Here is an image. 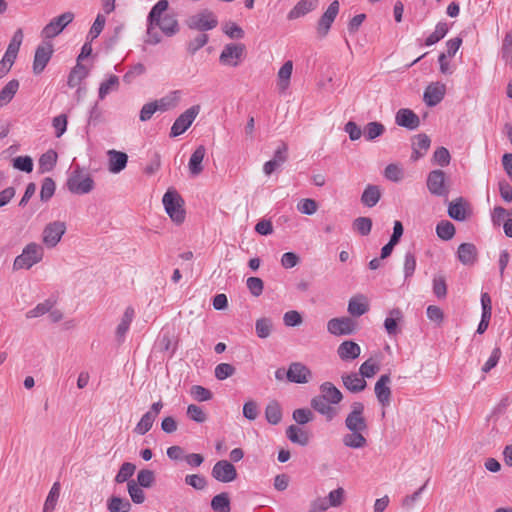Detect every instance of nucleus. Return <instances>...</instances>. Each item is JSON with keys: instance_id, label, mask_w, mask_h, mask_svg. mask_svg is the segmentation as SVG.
<instances>
[{"instance_id": "22", "label": "nucleus", "mask_w": 512, "mask_h": 512, "mask_svg": "<svg viewBox=\"0 0 512 512\" xmlns=\"http://www.w3.org/2000/svg\"><path fill=\"white\" fill-rule=\"evenodd\" d=\"M457 258L465 266H472L478 258V250L472 243H462L457 249Z\"/></svg>"}, {"instance_id": "11", "label": "nucleus", "mask_w": 512, "mask_h": 512, "mask_svg": "<svg viewBox=\"0 0 512 512\" xmlns=\"http://www.w3.org/2000/svg\"><path fill=\"white\" fill-rule=\"evenodd\" d=\"M338 13H339V2L337 0H335L330 3V5L326 9V11L323 13V15L318 20L316 30H317V34L320 38H324L328 34Z\"/></svg>"}, {"instance_id": "15", "label": "nucleus", "mask_w": 512, "mask_h": 512, "mask_svg": "<svg viewBox=\"0 0 512 512\" xmlns=\"http://www.w3.org/2000/svg\"><path fill=\"white\" fill-rule=\"evenodd\" d=\"M327 330L335 336L350 335L355 330V322L349 317L332 318L327 323Z\"/></svg>"}, {"instance_id": "16", "label": "nucleus", "mask_w": 512, "mask_h": 512, "mask_svg": "<svg viewBox=\"0 0 512 512\" xmlns=\"http://www.w3.org/2000/svg\"><path fill=\"white\" fill-rule=\"evenodd\" d=\"M244 52V45L242 44H227L221 54H220V62L224 65L236 67Z\"/></svg>"}, {"instance_id": "52", "label": "nucleus", "mask_w": 512, "mask_h": 512, "mask_svg": "<svg viewBox=\"0 0 512 512\" xmlns=\"http://www.w3.org/2000/svg\"><path fill=\"white\" fill-rule=\"evenodd\" d=\"M119 86V78L116 75H111L106 81L102 82L99 87V98L103 100L111 91H114Z\"/></svg>"}, {"instance_id": "20", "label": "nucleus", "mask_w": 512, "mask_h": 512, "mask_svg": "<svg viewBox=\"0 0 512 512\" xmlns=\"http://www.w3.org/2000/svg\"><path fill=\"white\" fill-rule=\"evenodd\" d=\"M135 317V310L133 307H126L120 323L117 325L115 330V336L118 343H123L127 332L129 331L130 325Z\"/></svg>"}, {"instance_id": "42", "label": "nucleus", "mask_w": 512, "mask_h": 512, "mask_svg": "<svg viewBox=\"0 0 512 512\" xmlns=\"http://www.w3.org/2000/svg\"><path fill=\"white\" fill-rule=\"evenodd\" d=\"M402 319V312L400 309L395 308L389 312V316L384 321V327L389 335H396L398 333V321Z\"/></svg>"}, {"instance_id": "49", "label": "nucleus", "mask_w": 512, "mask_h": 512, "mask_svg": "<svg viewBox=\"0 0 512 512\" xmlns=\"http://www.w3.org/2000/svg\"><path fill=\"white\" fill-rule=\"evenodd\" d=\"M501 54L505 63L512 67V30L507 32L503 38Z\"/></svg>"}, {"instance_id": "5", "label": "nucleus", "mask_w": 512, "mask_h": 512, "mask_svg": "<svg viewBox=\"0 0 512 512\" xmlns=\"http://www.w3.org/2000/svg\"><path fill=\"white\" fill-rule=\"evenodd\" d=\"M218 25V19L216 15L208 10L204 9L199 13L192 15L187 20V26L190 29L197 31H208L212 30Z\"/></svg>"}, {"instance_id": "32", "label": "nucleus", "mask_w": 512, "mask_h": 512, "mask_svg": "<svg viewBox=\"0 0 512 512\" xmlns=\"http://www.w3.org/2000/svg\"><path fill=\"white\" fill-rule=\"evenodd\" d=\"M169 3L167 0H159L151 9L148 14V27H147V35L148 37H153V22L160 20L167 11Z\"/></svg>"}, {"instance_id": "28", "label": "nucleus", "mask_w": 512, "mask_h": 512, "mask_svg": "<svg viewBox=\"0 0 512 512\" xmlns=\"http://www.w3.org/2000/svg\"><path fill=\"white\" fill-rule=\"evenodd\" d=\"M319 0H300L287 14L289 20H295L305 16L318 6Z\"/></svg>"}, {"instance_id": "13", "label": "nucleus", "mask_w": 512, "mask_h": 512, "mask_svg": "<svg viewBox=\"0 0 512 512\" xmlns=\"http://www.w3.org/2000/svg\"><path fill=\"white\" fill-rule=\"evenodd\" d=\"M211 474L213 478L222 483H229L237 478L236 468L227 460L216 462L212 468Z\"/></svg>"}, {"instance_id": "10", "label": "nucleus", "mask_w": 512, "mask_h": 512, "mask_svg": "<svg viewBox=\"0 0 512 512\" xmlns=\"http://www.w3.org/2000/svg\"><path fill=\"white\" fill-rule=\"evenodd\" d=\"M427 188L435 196L446 197L449 193V186L446 183V174L442 170H433L427 177Z\"/></svg>"}, {"instance_id": "30", "label": "nucleus", "mask_w": 512, "mask_h": 512, "mask_svg": "<svg viewBox=\"0 0 512 512\" xmlns=\"http://www.w3.org/2000/svg\"><path fill=\"white\" fill-rule=\"evenodd\" d=\"M206 155V148L203 145L198 146L192 153L189 162L188 169L192 176H198L203 172L202 162Z\"/></svg>"}, {"instance_id": "62", "label": "nucleus", "mask_w": 512, "mask_h": 512, "mask_svg": "<svg viewBox=\"0 0 512 512\" xmlns=\"http://www.w3.org/2000/svg\"><path fill=\"white\" fill-rule=\"evenodd\" d=\"M451 156L445 147H439L433 154V162L439 166L445 167L450 164Z\"/></svg>"}, {"instance_id": "3", "label": "nucleus", "mask_w": 512, "mask_h": 512, "mask_svg": "<svg viewBox=\"0 0 512 512\" xmlns=\"http://www.w3.org/2000/svg\"><path fill=\"white\" fill-rule=\"evenodd\" d=\"M166 213L173 222L181 224L185 219L184 201L180 194L172 188H169L162 198Z\"/></svg>"}, {"instance_id": "12", "label": "nucleus", "mask_w": 512, "mask_h": 512, "mask_svg": "<svg viewBox=\"0 0 512 512\" xmlns=\"http://www.w3.org/2000/svg\"><path fill=\"white\" fill-rule=\"evenodd\" d=\"M53 54V45L49 42L39 45L35 51L33 60V73L41 74L49 63Z\"/></svg>"}, {"instance_id": "54", "label": "nucleus", "mask_w": 512, "mask_h": 512, "mask_svg": "<svg viewBox=\"0 0 512 512\" xmlns=\"http://www.w3.org/2000/svg\"><path fill=\"white\" fill-rule=\"evenodd\" d=\"M155 419L152 415L145 413L135 426L134 432L138 435L146 434L152 428Z\"/></svg>"}, {"instance_id": "47", "label": "nucleus", "mask_w": 512, "mask_h": 512, "mask_svg": "<svg viewBox=\"0 0 512 512\" xmlns=\"http://www.w3.org/2000/svg\"><path fill=\"white\" fill-rule=\"evenodd\" d=\"M265 417L270 424L276 425L281 421L282 412L277 402H270L265 409Z\"/></svg>"}, {"instance_id": "29", "label": "nucleus", "mask_w": 512, "mask_h": 512, "mask_svg": "<svg viewBox=\"0 0 512 512\" xmlns=\"http://www.w3.org/2000/svg\"><path fill=\"white\" fill-rule=\"evenodd\" d=\"M361 353L360 346L351 340L342 342L337 349L339 358L343 361H352L359 357Z\"/></svg>"}, {"instance_id": "19", "label": "nucleus", "mask_w": 512, "mask_h": 512, "mask_svg": "<svg viewBox=\"0 0 512 512\" xmlns=\"http://www.w3.org/2000/svg\"><path fill=\"white\" fill-rule=\"evenodd\" d=\"M107 156L109 172L118 174L126 168L128 162L126 153L111 149L107 151Z\"/></svg>"}, {"instance_id": "40", "label": "nucleus", "mask_w": 512, "mask_h": 512, "mask_svg": "<svg viewBox=\"0 0 512 512\" xmlns=\"http://www.w3.org/2000/svg\"><path fill=\"white\" fill-rule=\"evenodd\" d=\"M179 99H180V92L173 91L169 95H167L159 100H155L153 102H154V104H156L155 107H156L157 111L165 112V111H168L169 109L174 108L177 105Z\"/></svg>"}, {"instance_id": "2", "label": "nucleus", "mask_w": 512, "mask_h": 512, "mask_svg": "<svg viewBox=\"0 0 512 512\" xmlns=\"http://www.w3.org/2000/svg\"><path fill=\"white\" fill-rule=\"evenodd\" d=\"M44 256L43 247L36 243L30 242L27 244L20 255H18L13 262L14 270L30 269L35 264L42 261Z\"/></svg>"}, {"instance_id": "48", "label": "nucleus", "mask_w": 512, "mask_h": 512, "mask_svg": "<svg viewBox=\"0 0 512 512\" xmlns=\"http://www.w3.org/2000/svg\"><path fill=\"white\" fill-rule=\"evenodd\" d=\"M186 414L190 420L196 423H204L208 419L205 410L202 407L195 404L188 405Z\"/></svg>"}, {"instance_id": "4", "label": "nucleus", "mask_w": 512, "mask_h": 512, "mask_svg": "<svg viewBox=\"0 0 512 512\" xmlns=\"http://www.w3.org/2000/svg\"><path fill=\"white\" fill-rule=\"evenodd\" d=\"M365 406L360 401H355L350 405V412L345 418V427L348 431H367L368 423L364 415Z\"/></svg>"}, {"instance_id": "46", "label": "nucleus", "mask_w": 512, "mask_h": 512, "mask_svg": "<svg viewBox=\"0 0 512 512\" xmlns=\"http://www.w3.org/2000/svg\"><path fill=\"white\" fill-rule=\"evenodd\" d=\"M436 234L442 240H451L455 235V226L447 220H442L436 226Z\"/></svg>"}, {"instance_id": "51", "label": "nucleus", "mask_w": 512, "mask_h": 512, "mask_svg": "<svg viewBox=\"0 0 512 512\" xmlns=\"http://www.w3.org/2000/svg\"><path fill=\"white\" fill-rule=\"evenodd\" d=\"M448 32V26L444 22H440L436 25L435 30L433 33H431L425 40L426 46H431L438 41H440L442 38L445 37V35Z\"/></svg>"}, {"instance_id": "31", "label": "nucleus", "mask_w": 512, "mask_h": 512, "mask_svg": "<svg viewBox=\"0 0 512 512\" xmlns=\"http://www.w3.org/2000/svg\"><path fill=\"white\" fill-rule=\"evenodd\" d=\"M350 433L344 434L342 443L345 447L351 449H363L367 446V439L364 435L366 431H349Z\"/></svg>"}, {"instance_id": "60", "label": "nucleus", "mask_w": 512, "mask_h": 512, "mask_svg": "<svg viewBox=\"0 0 512 512\" xmlns=\"http://www.w3.org/2000/svg\"><path fill=\"white\" fill-rule=\"evenodd\" d=\"M190 394L196 401L199 402L209 401L212 399V392L200 385L192 386L190 389Z\"/></svg>"}, {"instance_id": "33", "label": "nucleus", "mask_w": 512, "mask_h": 512, "mask_svg": "<svg viewBox=\"0 0 512 512\" xmlns=\"http://www.w3.org/2000/svg\"><path fill=\"white\" fill-rule=\"evenodd\" d=\"M293 72V62L286 61L277 73V87L281 93H284L290 86V80Z\"/></svg>"}, {"instance_id": "63", "label": "nucleus", "mask_w": 512, "mask_h": 512, "mask_svg": "<svg viewBox=\"0 0 512 512\" xmlns=\"http://www.w3.org/2000/svg\"><path fill=\"white\" fill-rule=\"evenodd\" d=\"M143 488L134 481L128 482V492L133 502L140 504L145 500Z\"/></svg>"}, {"instance_id": "9", "label": "nucleus", "mask_w": 512, "mask_h": 512, "mask_svg": "<svg viewBox=\"0 0 512 512\" xmlns=\"http://www.w3.org/2000/svg\"><path fill=\"white\" fill-rule=\"evenodd\" d=\"M66 232V224L54 221L47 224L42 233V241L48 248H54Z\"/></svg>"}, {"instance_id": "1", "label": "nucleus", "mask_w": 512, "mask_h": 512, "mask_svg": "<svg viewBox=\"0 0 512 512\" xmlns=\"http://www.w3.org/2000/svg\"><path fill=\"white\" fill-rule=\"evenodd\" d=\"M95 183L92 176L80 166H76L67 180V188L71 193L83 195L94 189Z\"/></svg>"}, {"instance_id": "7", "label": "nucleus", "mask_w": 512, "mask_h": 512, "mask_svg": "<svg viewBox=\"0 0 512 512\" xmlns=\"http://www.w3.org/2000/svg\"><path fill=\"white\" fill-rule=\"evenodd\" d=\"M74 19V14L70 11L65 12L55 18H53L42 30L41 34L43 38L52 39L59 35L67 25H69Z\"/></svg>"}, {"instance_id": "23", "label": "nucleus", "mask_w": 512, "mask_h": 512, "mask_svg": "<svg viewBox=\"0 0 512 512\" xmlns=\"http://www.w3.org/2000/svg\"><path fill=\"white\" fill-rule=\"evenodd\" d=\"M431 145V140L426 134L415 135L412 139V155L411 160L417 161L422 158Z\"/></svg>"}, {"instance_id": "17", "label": "nucleus", "mask_w": 512, "mask_h": 512, "mask_svg": "<svg viewBox=\"0 0 512 512\" xmlns=\"http://www.w3.org/2000/svg\"><path fill=\"white\" fill-rule=\"evenodd\" d=\"M391 378L388 374H383L375 383L374 392L378 402L383 406H389L391 402Z\"/></svg>"}, {"instance_id": "44", "label": "nucleus", "mask_w": 512, "mask_h": 512, "mask_svg": "<svg viewBox=\"0 0 512 512\" xmlns=\"http://www.w3.org/2000/svg\"><path fill=\"white\" fill-rule=\"evenodd\" d=\"M385 131V127L380 122H369L363 129V135L367 141H372L381 136Z\"/></svg>"}, {"instance_id": "38", "label": "nucleus", "mask_w": 512, "mask_h": 512, "mask_svg": "<svg viewBox=\"0 0 512 512\" xmlns=\"http://www.w3.org/2000/svg\"><path fill=\"white\" fill-rule=\"evenodd\" d=\"M88 74V69L84 65L77 63L69 73L67 85L70 88H75L81 85L82 81L88 76Z\"/></svg>"}, {"instance_id": "27", "label": "nucleus", "mask_w": 512, "mask_h": 512, "mask_svg": "<svg viewBox=\"0 0 512 512\" xmlns=\"http://www.w3.org/2000/svg\"><path fill=\"white\" fill-rule=\"evenodd\" d=\"M344 387L352 393H359L363 391L367 383L360 373H345L341 376Z\"/></svg>"}, {"instance_id": "18", "label": "nucleus", "mask_w": 512, "mask_h": 512, "mask_svg": "<svg viewBox=\"0 0 512 512\" xmlns=\"http://www.w3.org/2000/svg\"><path fill=\"white\" fill-rule=\"evenodd\" d=\"M311 407L319 414L325 417L327 421H332L338 414V411L324 397L319 395L311 399Z\"/></svg>"}, {"instance_id": "26", "label": "nucleus", "mask_w": 512, "mask_h": 512, "mask_svg": "<svg viewBox=\"0 0 512 512\" xmlns=\"http://www.w3.org/2000/svg\"><path fill=\"white\" fill-rule=\"evenodd\" d=\"M395 122L397 125L410 130L416 129L420 124L419 117L412 110L406 108L398 110Z\"/></svg>"}, {"instance_id": "39", "label": "nucleus", "mask_w": 512, "mask_h": 512, "mask_svg": "<svg viewBox=\"0 0 512 512\" xmlns=\"http://www.w3.org/2000/svg\"><path fill=\"white\" fill-rule=\"evenodd\" d=\"M19 89V81L10 80L0 91V108L7 105Z\"/></svg>"}, {"instance_id": "57", "label": "nucleus", "mask_w": 512, "mask_h": 512, "mask_svg": "<svg viewBox=\"0 0 512 512\" xmlns=\"http://www.w3.org/2000/svg\"><path fill=\"white\" fill-rule=\"evenodd\" d=\"M52 307H53V302L50 300H46V301L36 305V307H34L33 309L29 310L26 313V317L29 319L40 317V316L48 313L52 309Z\"/></svg>"}, {"instance_id": "56", "label": "nucleus", "mask_w": 512, "mask_h": 512, "mask_svg": "<svg viewBox=\"0 0 512 512\" xmlns=\"http://www.w3.org/2000/svg\"><path fill=\"white\" fill-rule=\"evenodd\" d=\"M135 470L136 466L133 463H123L115 477V481L117 483H123L127 481L134 474Z\"/></svg>"}, {"instance_id": "25", "label": "nucleus", "mask_w": 512, "mask_h": 512, "mask_svg": "<svg viewBox=\"0 0 512 512\" xmlns=\"http://www.w3.org/2000/svg\"><path fill=\"white\" fill-rule=\"evenodd\" d=\"M445 85L439 82L430 84L424 92V101L428 106H435L445 95Z\"/></svg>"}, {"instance_id": "55", "label": "nucleus", "mask_w": 512, "mask_h": 512, "mask_svg": "<svg viewBox=\"0 0 512 512\" xmlns=\"http://www.w3.org/2000/svg\"><path fill=\"white\" fill-rule=\"evenodd\" d=\"M353 228L362 236L371 232L372 220L369 217H358L353 222Z\"/></svg>"}, {"instance_id": "37", "label": "nucleus", "mask_w": 512, "mask_h": 512, "mask_svg": "<svg viewBox=\"0 0 512 512\" xmlns=\"http://www.w3.org/2000/svg\"><path fill=\"white\" fill-rule=\"evenodd\" d=\"M381 198V191L377 185H368L361 196V202L366 207H374Z\"/></svg>"}, {"instance_id": "61", "label": "nucleus", "mask_w": 512, "mask_h": 512, "mask_svg": "<svg viewBox=\"0 0 512 512\" xmlns=\"http://www.w3.org/2000/svg\"><path fill=\"white\" fill-rule=\"evenodd\" d=\"M13 167L17 170L30 173L33 170V160L30 156H18L13 159Z\"/></svg>"}, {"instance_id": "53", "label": "nucleus", "mask_w": 512, "mask_h": 512, "mask_svg": "<svg viewBox=\"0 0 512 512\" xmlns=\"http://www.w3.org/2000/svg\"><path fill=\"white\" fill-rule=\"evenodd\" d=\"M379 369V364L375 360L370 358L361 364L359 368V373L363 377V379L371 378L379 371Z\"/></svg>"}, {"instance_id": "34", "label": "nucleus", "mask_w": 512, "mask_h": 512, "mask_svg": "<svg viewBox=\"0 0 512 512\" xmlns=\"http://www.w3.org/2000/svg\"><path fill=\"white\" fill-rule=\"evenodd\" d=\"M348 312L350 315L359 317L369 310V303L364 295H356L349 300Z\"/></svg>"}, {"instance_id": "8", "label": "nucleus", "mask_w": 512, "mask_h": 512, "mask_svg": "<svg viewBox=\"0 0 512 512\" xmlns=\"http://www.w3.org/2000/svg\"><path fill=\"white\" fill-rule=\"evenodd\" d=\"M156 28H159L167 36H173L178 32V22L176 18L170 14H165L160 20L153 22V37H149L148 40L151 44L160 42Z\"/></svg>"}, {"instance_id": "41", "label": "nucleus", "mask_w": 512, "mask_h": 512, "mask_svg": "<svg viewBox=\"0 0 512 512\" xmlns=\"http://www.w3.org/2000/svg\"><path fill=\"white\" fill-rule=\"evenodd\" d=\"M286 436L291 442L301 446H305L309 442L308 434L296 425H290L287 428Z\"/></svg>"}, {"instance_id": "43", "label": "nucleus", "mask_w": 512, "mask_h": 512, "mask_svg": "<svg viewBox=\"0 0 512 512\" xmlns=\"http://www.w3.org/2000/svg\"><path fill=\"white\" fill-rule=\"evenodd\" d=\"M57 153L54 150H48L41 155L39 159V170L41 173L51 171L57 162Z\"/></svg>"}, {"instance_id": "14", "label": "nucleus", "mask_w": 512, "mask_h": 512, "mask_svg": "<svg viewBox=\"0 0 512 512\" xmlns=\"http://www.w3.org/2000/svg\"><path fill=\"white\" fill-rule=\"evenodd\" d=\"M286 376L290 382L306 384L312 379L313 374L303 363L293 362L289 365Z\"/></svg>"}, {"instance_id": "21", "label": "nucleus", "mask_w": 512, "mask_h": 512, "mask_svg": "<svg viewBox=\"0 0 512 512\" xmlns=\"http://www.w3.org/2000/svg\"><path fill=\"white\" fill-rule=\"evenodd\" d=\"M288 147L282 143L275 151L271 160L267 161L263 166V171L266 175L272 174L277 168L283 165L287 160Z\"/></svg>"}, {"instance_id": "59", "label": "nucleus", "mask_w": 512, "mask_h": 512, "mask_svg": "<svg viewBox=\"0 0 512 512\" xmlns=\"http://www.w3.org/2000/svg\"><path fill=\"white\" fill-rule=\"evenodd\" d=\"M130 503L126 499L120 497H112L108 502L109 512H128Z\"/></svg>"}, {"instance_id": "6", "label": "nucleus", "mask_w": 512, "mask_h": 512, "mask_svg": "<svg viewBox=\"0 0 512 512\" xmlns=\"http://www.w3.org/2000/svg\"><path fill=\"white\" fill-rule=\"evenodd\" d=\"M199 112L200 106L194 105L180 114L171 127L170 136L177 137L183 134L192 125Z\"/></svg>"}, {"instance_id": "36", "label": "nucleus", "mask_w": 512, "mask_h": 512, "mask_svg": "<svg viewBox=\"0 0 512 512\" xmlns=\"http://www.w3.org/2000/svg\"><path fill=\"white\" fill-rule=\"evenodd\" d=\"M448 215L457 221H464L467 218L466 202L462 197L451 201L448 205Z\"/></svg>"}, {"instance_id": "24", "label": "nucleus", "mask_w": 512, "mask_h": 512, "mask_svg": "<svg viewBox=\"0 0 512 512\" xmlns=\"http://www.w3.org/2000/svg\"><path fill=\"white\" fill-rule=\"evenodd\" d=\"M22 41H23V32L21 29H18L14 33V35L7 47V50L2 58L3 62L9 64L10 66H13V64L17 58V54L19 52Z\"/></svg>"}, {"instance_id": "50", "label": "nucleus", "mask_w": 512, "mask_h": 512, "mask_svg": "<svg viewBox=\"0 0 512 512\" xmlns=\"http://www.w3.org/2000/svg\"><path fill=\"white\" fill-rule=\"evenodd\" d=\"M230 500L227 493H220L213 497L211 507L216 512H229Z\"/></svg>"}, {"instance_id": "58", "label": "nucleus", "mask_w": 512, "mask_h": 512, "mask_svg": "<svg viewBox=\"0 0 512 512\" xmlns=\"http://www.w3.org/2000/svg\"><path fill=\"white\" fill-rule=\"evenodd\" d=\"M55 187H56L55 182L53 181L52 178H50V177L44 178L42 185H41V190H40L41 200L44 202L48 201L54 195Z\"/></svg>"}, {"instance_id": "35", "label": "nucleus", "mask_w": 512, "mask_h": 512, "mask_svg": "<svg viewBox=\"0 0 512 512\" xmlns=\"http://www.w3.org/2000/svg\"><path fill=\"white\" fill-rule=\"evenodd\" d=\"M321 397H324L332 405L339 404L343 399L342 392L331 382H324L320 385Z\"/></svg>"}, {"instance_id": "64", "label": "nucleus", "mask_w": 512, "mask_h": 512, "mask_svg": "<svg viewBox=\"0 0 512 512\" xmlns=\"http://www.w3.org/2000/svg\"><path fill=\"white\" fill-rule=\"evenodd\" d=\"M155 481L154 472L148 469H142L137 474V484L141 487L148 488Z\"/></svg>"}, {"instance_id": "45", "label": "nucleus", "mask_w": 512, "mask_h": 512, "mask_svg": "<svg viewBox=\"0 0 512 512\" xmlns=\"http://www.w3.org/2000/svg\"><path fill=\"white\" fill-rule=\"evenodd\" d=\"M60 491H61V485L59 482H55L46 498L45 504H44V511L43 512H49L53 511L56 508L57 501L60 497Z\"/></svg>"}]
</instances>
